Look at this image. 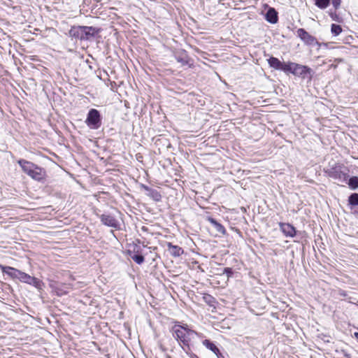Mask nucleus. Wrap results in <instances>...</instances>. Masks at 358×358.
Segmentation results:
<instances>
[{"label":"nucleus","mask_w":358,"mask_h":358,"mask_svg":"<svg viewBox=\"0 0 358 358\" xmlns=\"http://www.w3.org/2000/svg\"><path fill=\"white\" fill-rule=\"evenodd\" d=\"M171 331L173 336L185 347L189 348V343L194 335H197V332L189 329L187 324H180L178 321L173 322Z\"/></svg>","instance_id":"1"},{"label":"nucleus","mask_w":358,"mask_h":358,"mask_svg":"<svg viewBox=\"0 0 358 358\" xmlns=\"http://www.w3.org/2000/svg\"><path fill=\"white\" fill-rule=\"evenodd\" d=\"M17 164L21 167L22 171L33 180L38 182L45 181L46 178V171L45 169L23 159H19Z\"/></svg>","instance_id":"2"},{"label":"nucleus","mask_w":358,"mask_h":358,"mask_svg":"<svg viewBox=\"0 0 358 358\" xmlns=\"http://www.w3.org/2000/svg\"><path fill=\"white\" fill-rule=\"evenodd\" d=\"M100 32V29L89 26H73L69 31L71 39L90 41Z\"/></svg>","instance_id":"3"},{"label":"nucleus","mask_w":358,"mask_h":358,"mask_svg":"<svg viewBox=\"0 0 358 358\" xmlns=\"http://www.w3.org/2000/svg\"><path fill=\"white\" fill-rule=\"evenodd\" d=\"M324 172L329 178L340 182L346 183L349 177L348 168L343 164L336 162H334L332 164L329 163L328 166L324 169Z\"/></svg>","instance_id":"4"},{"label":"nucleus","mask_w":358,"mask_h":358,"mask_svg":"<svg viewBox=\"0 0 358 358\" xmlns=\"http://www.w3.org/2000/svg\"><path fill=\"white\" fill-rule=\"evenodd\" d=\"M3 273L6 274L13 279L19 280L21 282L29 285L33 277L15 268L0 265Z\"/></svg>","instance_id":"5"},{"label":"nucleus","mask_w":358,"mask_h":358,"mask_svg":"<svg viewBox=\"0 0 358 358\" xmlns=\"http://www.w3.org/2000/svg\"><path fill=\"white\" fill-rule=\"evenodd\" d=\"M86 124L92 129H98L101 126L100 112L94 108L89 110L85 120Z\"/></svg>","instance_id":"6"},{"label":"nucleus","mask_w":358,"mask_h":358,"mask_svg":"<svg viewBox=\"0 0 358 358\" xmlns=\"http://www.w3.org/2000/svg\"><path fill=\"white\" fill-rule=\"evenodd\" d=\"M49 287L58 296H62L69 294V290L71 289L72 285L70 283H62L54 280H48Z\"/></svg>","instance_id":"7"},{"label":"nucleus","mask_w":358,"mask_h":358,"mask_svg":"<svg viewBox=\"0 0 358 358\" xmlns=\"http://www.w3.org/2000/svg\"><path fill=\"white\" fill-rule=\"evenodd\" d=\"M297 36L300 38V39L308 45H317L319 47H321L322 45L326 46V43H320L317 41V38L310 35L308 32H307L304 29L299 28L296 31Z\"/></svg>","instance_id":"8"},{"label":"nucleus","mask_w":358,"mask_h":358,"mask_svg":"<svg viewBox=\"0 0 358 358\" xmlns=\"http://www.w3.org/2000/svg\"><path fill=\"white\" fill-rule=\"evenodd\" d=\"M313 71L310 68L307 66H304L299 64H294V66L293 69V75L299 77H301L302 78H306L308 76L311 78Z\"/></svg>","instance_id":"9"},{"label":"nucleus","mask_w":358,"mask_h":358,"mask_svg":"<svg viewBox=\"0 0 358 358\" xmlns=\"http://www.w3.org/2000/svg\"><path fill=\"white\" fill-rule=\"evenodd\" d=\"M174 57L176 60L180 63L182 66L189 65L191 59L189 58L187 52L184 50H179L174 53Z\"/></svg>","instance_id":"10"},{"label":"nucleus","mask_w":358,"mask_h":358,"mask_svg":"<svg viewBox=\"0 0 358 358\" xmlns=\"http://www.w3.org/2000/svg\"><path fill=\"white\" fill-rule=\"evenodd\" d=\"M279 227L280 231L286 237L293 238L296 234L295 227L289 223L280 222Z\"/></svg>","instance_id":"11"},{"label":"nucleus","mask_w":358,"mask_h":358,"mask_svg":"<svg viewBox=\"0 0 358 358\" xmlns=\"http://www.w3.org/2000/svg\"><path fill=\"white\" fill-rule=\"evenodd\" d=\"M100 220L102 224L106 226L117 229L119 227L118 221L110 215L102 214L100 216Z\"/></svg>","instance_id":"12"},{"label":"nucleus","mask_w":358,"mask_h":358,"mask_svg":"<svg viewBox=\"0 0 358 358\" xmlns=\"http://www.w3.org/2000/svg\"><path fill=\"white\" fill-rule=\"evenodd\" d=\"M202 343L205 347L211 350L217 356V358L223 357L219 348L210 340L205 339L204 341H203Z\"/></svg>","instance_id":"13"},{"label":"nucleus","mask_w":358,"mask_h":358,"mask_svg":"<svg viewBox=\"0 0 358 358\" xmlns=\"http://www.w3.org/2000/svg\"><path fill=\"white\" fill-rule=\"evenodd\" d=\"M266 21L271 24H275L278 20V12L273 8H269L265 15Z\"/></svg>","instance_id":"14"},{"label":"nucleus","mask_w":358,"mask_h":358,"mask_svg":"<svg viewBox=\"0 0 358 358\" xmlns=\"http://www.w3.org/2000/svg\"><path fill=\"white\" fill-rule=\"evenodd\" d=\"M208 221L214 227L217 231L220 233L222 235L226 234V229L224 227L219 223L215 219L209 217H208Z\"/></svg>","instance_id":"15"},{"label":"nucleus","mask_w":358,"mask_h":358,"mask_svg":"<svg viewBox=\"0 0 358 358\" xmlns=\"http://www.w3.org/2000/svg\"><path fill=\"white\" fill-rule=\"evenodd\" d=\"M167 246L170 253L173 257H180L183 253V250L180 247L174 245L171 243H168Z\"/></svg>","instance_id":"16"},{"label":"nucleus","mask_w":358,"mask_h":358,"mask_svg":"<svg viewBox=\"0 0 358 358\" xmlns=\"http://www.w3.org/2000/svg\"><path fill=\"white\" fill-rule=\"evenodd\" d=\"M267 61L270 67L275 70L281 69L282 62H281L277 57H271L269 59H267Z\"/></svg>","instance_id":"17"},{"label":"nucleus","mask_w":358,"mask_h":358,"mask_svg":"<svg viewBox=\"0 0 358 358\" xmlns=\"http://www.w3.org/2000/svg\"><path fill=\"white\" fill-rule=\"evenodd\" d=\"M29 285L34 287L39 292H42L45 287L44 282L36 277H33Z\"/></svg>","instance_id":"18"},{"label":"nucleus","mask_w":358,"mask_h":358,"mask_svg":"<svg viewBox=\"0 0 358 358\" xmlns=\"http://www.w3.org/2000/svg\"><path fill=\"white\" fill-rule=\"evenodd\" d=\"M147 196L150 197L155 201H159L162 199L161 194L155 189L150 190L149 192L146 193Z\"/></svg>","instance_id":"19"},{"label":"nucleus","mask_w":358,"mask_h":358,"mask_svg":"<svg viewBox=\"0 0 358 358\" xmlns=\"http://www.w3.org/2000/svg\"><path fill=\"white\" fill-rule=\"evenodd\" d=\"M131 258L138 264H141L144 262V257L141 254L138 250L133 255H130Z\"/></svg>","instance_id":"20"},{"label":"nucleus","mask_w":358,"mask_h":358,"mask_svg":"<svg viewBox=\"0 0 358 358\" xmlns=\"http://www.w3.org/2000/svg\"><path fill=\"white\" fill-rule=\"evenodd\" d=\"M294 62H287V63H283L282 64L281 71H284L285 73H293V69L294 66Z\"/></svg>","instance_id":"21"},{"label":"nucleus","mask_w":358,"mask_h":358,"mask_svg":"<svg viewBox=\"0 0 358 358\" xmlns=\"http://www.w3.org/2000/svg\"><path fill=\"white\" fill-rule=\"evenodd\" d=\"M349 187L352 189H357L358 188V177L357 176H352L349 179L348 178L347 181Z\"/></svg>","instance_id":"22"},{"label":"nucleus","mask_w":358,"mask_h":358,"mask_svg":"<svg viewBox=\"0 0 358 358\" xmlns=\"http://www.w3.org/2000/svg\"><path fill=\"white\" fill-rule=\"evenodd\" d=\"M348 203L350 205L356 206H358V194L352 193L348 197Z\"/></svg>","instance_id":"23"},{"label":"nucleus","mask_w":358,"mask_h":358,"mask_svg":"<svg viewBox=\"0 0 358 358\" xmlns=\"http://www.w3.org/2000/svg\"><path fill=\"white\" fill-rule=\"evenodd\" d=\"M331 0H315V5L321 8H326L330 3Z\"/></svg>","instance_id":"24"},{"label":"nucleus","mask_w":358,"mask_h":358,"mask_svg":"<svg viewBox=\"0 0 358 358\" xmlns=\"http://www.w3.org/2000/svg\"><path fill=\"white\" fill-rule=\"evenodd\" d=\"M331 31L334 36H338L341 33L342 28L339 24H332L331 27Z\"/></svg>","instance_id":"25"},{"label":"nucleus","mask_w":358,"mask_h":358,"mask_svg":"<svg viewBox=\"0 0 358 358\" xmlns=\"http://www.w3.org/2000/svg\"><path fill=\"white\" fill-rule=\"evenodd\" d=\"M223 273L226 274L228 278H230L232 276L234 272L231 268L226 267L223 270Z\"/></svg>","instance_id":"26"},{"label":"nucleus","mask_w":358,"mask_h":358,"mask_svg":"<svg viewBox=\"0 0 358 358\" xmlns=\"http://www.w3.org/2000/svg\"><path fill=\"white\" fill-rule=\"evenodd\" d=\"M341 2V0H332V4L336 9H337L339 7Z\"/></svg>","instance_id":"27"},{"label":"nucleus","mask_w":358,"mask_h":358,"mask_svg":"<svg viewBox=\"0 0 358 358\" xmlns=\"http://www.w3.org/2000/svg\"><path fill=\"white\" fill-rule=\"evenodd\" d=\"M141 187H142L144 190H145V191L147 192V193H148V192H150V190H151V189H152V188H151V187H148V186H147V185H141Z\"/></svg>","instance_id":"28"},{"label":"nucleus","mask_w":358,"mask_h":358,"mask_svg":"<svg viewBox=\"0 0 358 358\" xmlns=\"http://www.w3.org/2000/svg\"><path fill=\"white\" fill-rule=\"evenodd\" d=\"M339 293H340V295H341V296H346V294H345V291H342V290H341V291L339 292Z\"/></svg>","instance_id":"29"},{"label":"nucleus","mask_w":358,"mask_h":358,"mask_svg":"<svg viewBox=\"0 0 358 358\" xmlns=\"http://www.w3.org/2000/svg\"><path fill=\"white\" fill-rule=\"evenodd\" d=\"M354 336L358 340V332H355Z\"/></svg>","instance_id":"30"}]
</instances>
